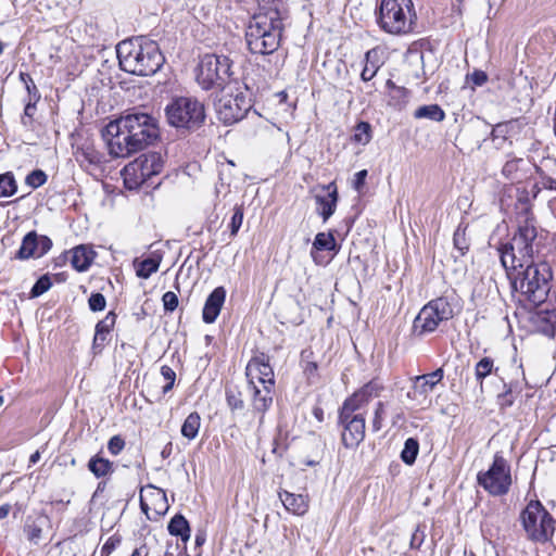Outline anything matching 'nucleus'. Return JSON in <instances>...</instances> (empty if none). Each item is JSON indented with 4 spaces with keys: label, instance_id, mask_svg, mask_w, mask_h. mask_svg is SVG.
<instances>
[{
    "label": "nucleus",
    "instance_id": "1",
    "mask_svg": "<svg viewBox=\"0 0 556 556\" xmlns=\"http://www.w3.org/2000/svg\"><path fill=\"white\" fill-rule=\"evenodd\" d=\"M543 243L533 218L519 222L513 238L498 249L500 258L511 287L533 305L545 301L553 273L549 264L540 260Z\"/></svg>",
    "mask_w": 556,
    "mask_h": 556
},
{
    "label": "nucleus",
    "instance_id": "2",
    "mask_svg": "<svg viewBox=\"0 0 556 556\" xmlns=\"http://www.w3.org/2000/svg\"><path fill=\"white\" fill-rule=\"evenodd\" d=\"M109 152L114 157H126L153 143L159 137L156 119L134 110L106 126Z\"/></svg>",
    "mask_w": 556,
    "mask_h": 556
},
{
    "label": "nucleus",
    "instance_id": "3",
    "mask_svg": "<svg viewBox=\"0 0 556 556\" xmlns=\"http://www.w3.org/2000/svg\"><path fill=\"white\" fill-rule=\"evenodd\" d=\"M279 0H268L261 4L245 28L248 49L253 54H271L280 46L283 23Z\"/></svg>",
    "mask_w": 556,
    "mask_h": 556
},
{
    "label": "nucleus",
    "instance_id": "4",
    "mask_svg": "<svg viewBox=\"0 0 556 556\" xmlns=\"http://www.w3.org/2000/svg\"><path fill=\"white\" fill-rule=\"evenodd\" d=\"M116 53L121 68L137 76L154 75L165 62L159 45L146 37L121 41L116 46Z\"/></svg>",
    "mask_w": 556,
    "mask_h": 556
},
{
    "label": "nucleus",
    "instance_id": "5",
    "mask_svg": "<svg viewBox=\"0 0 556 556\" xmlns=\"http://www.w3.org/2000/svg\"><path fill=\"white\" fill-rule=\"evenodd\" d=\"M417 15L412 0H381L376 21L390 35H406L414 30Z\"/></svg>",
    "mask_w": 556,
    "mask_h": 556
},
{
    "label": "nucleus",
    "instance_id": "6",
    "mask_svg": "<svg viewBox=\"0 0 556 556\" xmlns=\"http://www.w3.org/2000/svg\"><path fill=\"white\" fill-rule=\"evenodd\" d=\"M167 123L187 130L200 128L205 121L204 104L194 97H176L164 109Z\"/></svg>",
    "mask_w": 556,
    "mask_h": 556
},
{
    "label": "nucleus",
    "instance_id": "7",
    "mask_svg": "<svg viewBox=\"0 0 556 556\" xmlns=\"http://www.w3.org/2000/svg\"><path fill=\"white\" fill-rule=\"evenodd\" d=\"M232 74V61L229 56L206 53L200 59L197 70V81L203 90L224 88Z\"/></svg>",
    "mask_w": 556,
    "mask_h": 556
},
{
    "label": "nucleus",
    "instance_id": "8",
    "mask_svg": "<svg viewBox=\"0 0 556 556\" xmlns=\"http://www.w3.org/2000/svg\"><path fill=\"white\" fill-rule=\"evenodd\" d=\"M528 539L545 543L554 534V519L539 501H531L520 516Z\"/></svg>",
    "mask_w": 556,
    "mask_h": 556
},
{
    "label": "nucleus",
    "instance_id": "9",
    "mask_svg": "<svg viewBox=\"0 0 556 556\" xmlns=\"http://www.w3.org/2000/svg\"><path fill=\"white\" fill-rule=\"evenodd\" d=\"M163 166L164 161L160 153L149 152L141 154L123 168L122 176L125 187L129 190L138 189L151 177L159 175Z\"/></svg>",
    "mask_w": 556,
    "mask_h": 556
},
{
    "label": "nucleus",
    "instance_id": "10",
    "mask_svg": "<svg viewBox=\"0 0 556 556\" xmlns=\"http://www.w3.org/2000/svg\"><path fill=\"white\" fill-rule=\"evenodd\" d=\"M454 311L446 298H437L427 303L414 319L413 330L418 337L431 333L443 321L452 319Z\"/></svg>",
    "mask_w": 556,
    "mask_h": 556
},
{
    "label": "nucleus",
    "instance_id": "11",
    "mask_svg": "<svg viewBox=\"0 0 556 556\" xmlns=\"http://www.w3.org/2000/svg\"><path fill=\"white\" fill-rule=\"evenodd\" d=\"M477 481L492 496L507 494L513 482L508 462L501 453H496L490 468L478 473Z\"/></svg>",
    "mask_w": 556,
    "mask_h": 556
},
{
    "label": "nucleus",
    "instance_id": "12",
    "mask_svg": "<svg viewBox=\"0 0 556 556\" xmlns=\"http://www.w3.org/2000/svg\"><path fill=\"white\" fill-rule=\"evenodd\" d=\"M218 119L226 125L241 121L252 108L251 99L242 91L223 94L215 104Z\"/></svg>",
    "mask_w": 556,
    "mask_h": 556
},
{
    "label": "nucleus",
    "instance_id": "13",
    "mask_svg": "<svg viewBox=\"0 0 556 556\" xmlns=\"http://www.w3.org/2000/svg\"><path fill=\"white\" fill-rule=\"evenodd\" d=\"M340 424L343 427L342 431V443L348 448H354L359 445V443L365 438V415L364 414H353L349 417L344 416V414L339 415Z\"/></svg>",
    "mask_w": 556,
    "mask_h": 556
},
{
    "label": "nucleus",
    "instance_id": "14",
    "mask_svg": "<svg viewBox=\"0 0 556 556\" xmlns=\"http://www.w3.org/2000/svg\"><path fill=\"white\" fill-rule=\"evenodd\" d=\"M51 248L52 241L49 237L38 235L36 231H29L22 240V244L16 252V258H39L47 254Z\"/></svg>",
    "mask_w": 556,
    "mask_h": 556
},
{
    "label": "nucleus",
    "instance_id": "15",
    "mask_svg": "<svg viewBox=\"0 0 556 556\" xmlns=\"http://www.w3.org/2000/svg\"><path fill=\"white\" fill-rule=\"evenodd\" d=\"M245 376L249 383L275 386L274 370L264 354L253 357L248 363Z\"/></svg>",
    "mask_w": 556,
    "mask_h": 556
},
{
    "label": "nucleus",
    "instance_id": "16",
    "mask_svg": "<svg viewBox=\"0 0 556 556\" xmlns=\"http://www.w3.org/2000/svg\"><path fill=\"white\" fill-rule=\"evenodd\" d=\"M324 193H316L314 195L316 202V211L321 216L324 222H327L336 212L339 194L334 181L320 187Z\"/></svg>",
    "mask_w": 556,
    "mask_h": 556
},
{
    "label": "nucleus",
    "instance_id": "17",
    "mask_svg": "<svg viewBox=\"0 0 556 556\" xmlns=\"http://www.w3.org/2000/svg\"><path fill=\"white\" fill-rule=\"evenodd\" d=\"M146 489L150 490V492L147 495L140 494L141 510L149 519H151L149 516L150 509H153L156 516L165 515L169 507L165 491L152 484H149ZM142 491L143 489H141Z\"/></svg>",
    "mask_w": 556,
    "mask_h": 556
},
{
    "label": "nucleus",
    "instance_id": "18",
    "mask_svg": "<svg viewBox=\"0 0 556 556\" xmlns=\"http://www.w3.org/2000/svg\"><path fill=\"white\" fill-rule=\"evenodd\" d=\"M74 156L79 165L87 169H99L106 162L104 154L88 140L76 147Z\"/></svg>",
    "mask_w": 556,
    "mask_h": 556
},
{
    "label": "nucleus",
    "instance_id": "19",
    "mask_svg": "<svg viewBox=\"0 0 556 556\" xmlns=\"http://www.w3.org/2000/svg\"><path fill=\"white\" fill-rule=\"evenodd\" d=\"M515 374L516 377L509 382L504 381V392L497 395V403L501 408L510 407L522 390L521 384L526 381V377L521 365L515 368Z\"/></svg>",
    "mask_w": 556,
    "mask_h": 556
},
{
    "label": "nucleus",
    "instance_id": "20",
    "mask_svg": "<svg viewBox=\"0 0 556 556\" xmlns=\"http://www.w3.org/2000/svg\"><path fill=\"white\" fill-rule=\"evenodd\" d=\"M249 388L252 407L263 416L273 404L274 386L249 383Z\"/></svg>",
    "mask_w": 556,
    "mask_h": 556
},
{
    "label": "nucleus",
    "instance_id": "21",
    "mask_svg": "<svg viewBox=\"0 0 556 556\" xmlns=\"http://www.w3.org/2000/svg\"><path fill=\"white\" fill-rule=\"evenodd\" d=\"M225 300L226 290L224 287H217L210 293L202 312V318L205 324H213L217 319Z\"/></svg>",
    "mask_w": 556,
    "mask_h": 556
},
{
    "label": "nucleus",
    "instance_id": "22",
    "mask_svg": "<svg viewBox=\"0 0 556 556\" xmlns=\"http://www.w3.org/2000/svg\"><path fill=\"white\" fill-rule=\"evenodd\" d=\"M116 315L110 312L102 320L96 325V333L92 341V351L100 353L106 342V338L115 325Z\"/></svg>",
    "mask_w": 556,
    "mask_h": 556
},
{
    "label": "nucleus",
    "instance_id": "23",
    "mask_svg": "<svg viewBox=\"0 0 556 556\" xmlns=\"http://www.w3.org/2000/svg\"><path fill=\"white\" fill-rule=\"evenodd\" d=\"M279 498L285 508L294 515L303 516L308 510V498L306 495L282 491L279 492Z\"/></svg>",
    "mask_w": 556,
    "mask_h": 556
},
{
    "label": "nucleus",
    "instance_id": "24",
    "mask_svg": "<svg viewBox=\"0 0 556 556\" xmlns=\"http://www.w3.org/2000/svg\"><path fill=\"white\" fill-rule=\"evenodd\" d=\"M443 377L444 372L442 368H438L430 374L416 376L414 378V390L426 396L443 379Z\"/></svg>",
    "mask_w": 556,
    "mask_h": 556
},
{
    "label": "nucleus",
    "instance_id": "25",
    "mask_svg": "<svg viewBox=\"0 0 556 556\" xmlns=\"http://www.w3.org/2000/svg\"><path fill=\"white\" fill-rule=\"evenodd\" d=\"M333 251L337 252V242L331 232H318L314 239L311 256L316 264H319L317 252Z\"/></svg>",
    "mask_w": 556,
    "mask_h": 556
},
{
    "label": "nucleus",
    "instance_id": "26",
    "mask_svg": "<svg viewBox=\"0 0 556 556\" xmlns=\"http://www.w3.org/2000/svg\"><path fill=\"white\" fill-rule=\"evenodd\" d=\"M93 260V252L84 245L73 249L72 266L78 271H85L89 268Z\"/></svg>",
    "mask_w": 556,
    "mask_h": 556
},
{
    "label": "nucleus",
    "instance_id": "27",
    "mask_svg": "<svg viewBox=\"0 0 556 556\" xmlns=\"http://www.w3.org/2000/svg\"><path fill=\"white\" fill-rule=\"evenodd\" d=\"M167 529L172 535L180 536L182 541H188L190 538L189 523L187 519L180 514L175 515L170 519Z\"/></svg>",
    "mask_w": 556,
    "mask_h": 556
},
{
    "label": "nucleus",
    "instance_id": "28",
    "mask_svg": "<svg viewBox=\"0 0 556 556\" xmlns=\"http://www.w3.org/2000/svg\"><path fill=\"white\" fill-rule=\"evenodd\" d=\"M498 367L494 366V361L489 356H484L475 366L476 380L482 387L483 380L491 374L498 376Z\"/></svg>",
    "mask_w": 556,
    "mask_h": 556
},
{
    "label": "nucleus",
    "instance_id": "29",
    "mask_svg": "<svg viewBox=\"0 0 556 556\" xmlns=\"http://www.w3.org/2000/svg\"><path fill=\"white\" fill-rule=\"evenodd\" d=\"M88 469L97 477L102 478L113 472V463L98 455L88 462Z\"/></svg>",
    "mask_w": 556,
    "mask_h": 556
},
{
    "label": "nucleus",
    "instance_id": "30",
    "mask_svg": "<svg viewBox=\"0 0 556 556\" xmlns=\"http://www.w3.org/2000/svg\"><path fill=\"white\" fill-rule=\"evenodd\" d=\"M415 118H428L434 122H442L445 118V113L438 104H429L419 106L415 113Z\"/></svg>",
    "mask_w": 556,
    "mask_h": 556
},
{
    "label": "nucleus",
    "instance_id": "31",
    "mask_svg": "<svg viewBox=\"0 0 556 556\" xmlns=\"http://www.w3.org/2000/svg\"><path fill=\"white\" fill-rule=\"evenodd\" d=\"M368 404L367 401H365L363 397H362V394H359L357 391L355 393H353L350 397H348L341 409H340V413L341 414H344V416L349 417V414L350 415H353V414H363L362 412H359L364 406H366Z\"/></svg>",
    "mask_w": 556,
    "mask_h": 556
},
{
    "label": "nucleus",
    "instance_id": "32",
    "mask_svg": "<svg viewBox=\"0 0 556 556\" xmlns=\"http://www.w3.org/2000/svg\"><path fill=\"white\" fill-rule=\"evenodd\" d=\"M201 426V417L199 413L192 412L187 416L182 426H181V434L188 440H193L199 433V429Z\"/></svg>",
    "mask_w": 556,
    "mask_h": 556
},
{
    "label": "nucleus",
    "instance_id": "33",
    "mask_svg": "<svg viewBox=\"0 0 556 556\" xmlns=\"http://www.w3.org/2000/svg\"><path fill=\"white\" fill-rule=\"evenodd\" d=\"M161 258L148 257L143 261H135L136 274L138 277L148 279L152 274L156 273L160 267Z\"/></svg>",
    "mask_w": 556,
    "mask_h": 556
},
{
    "label": "nucleus",
    "instance_id": "34",
    "mask_svg": "<svg viewBox=\"0 0 556 556\" xmlns=\"http://www.w3.org/2000/svg\"><path fill=\"white\" fill-rule=\"evenodd\" d=\"M377 55H378V51L376 49H371L366 52V54H365L366 64L361 74V77L364 81L371 80L375 77V75L377 74V72L379 70V65L375 61Z\"/></svg>",
    "mask_w": 556,
    "mask_h": 556
},
{
    "label": "nucleus",
    "instance_id": "35",
    "mask_svg": "<svg viewBox=\"0 0 556 556\" xmlns=\"http://www.w3.org/2000/svg\"><path fill=\"white\" fill-rule=\"evenodd\" d=\"M226 402L231 412L243 409L244 401L238 387L229 386L226 388Z\"/></svg>",
    "mask_w": 556,
    "mask_h": 556
},
{
    "label": "nucleus",
    "instance_id": "36",
    "mask_svg": "<svg viewBox=\"0 0 556 556\" xmlns=\"http://www.w3.org/2000/svg\"><path fill=\"white\" fill-rule=\"evenodd\" d=\"M419 452V443L414 438H408L404 443V448L401 452V459L406 465H413Z\"/></svg>",
    "mask_w": 556,
    "mask_h": 556
},
{
    "label": "nucleus",
    "instance_id": "37",
    "mask_svg": "<svg viewBox=\"0 0 556 556\" xmlns=\"http://www.w3.org/2000/svg\"><path fill=\"white\" fill-rule=\"evenodd\" d=\"M353 141L359 144H367L371 140V126L367 122H359L354 127Z\"/></svg>",
    "mask_w": 556,
    "mask_h": 556
},
{
    "label": "nucleus",
    "instance_id": "38",
    "mask_svg": "<svg viewBox=\"0 0 556 556\" xmlns=\"http://www.w3.org/2000/svg\"><path fill=\"white\" fill-rule=\"evenodd\" d=\"M17 190L16 181L11 173L0 175V198L11 197Z\"/></svg>",
    "mask_w": 556,
    "mask_h": 556
},
{
    "label": "nucleus",
    "instance_id": "39",
    "mask_svg": "<svg viewBox=\"0 0 556 556\" xmlns=\"http://www.w3.org/2000/svg\"><path fill=\"white\" fill-rule=\"evenodd\" d=\"M383 390V386L378 380H371L361 388L357 392L369 403L374 397H378Z\"/></svg>",
    "mask_w": 556,
    "mask_h": 556
},
{
    "label": "nucleus",
    "instance_id": "40",
    "mask_svg": "<svg viewBox=\"0 0 556 556\" xmlns=\"http://www.w3.org/2000/svg\"><path fill=\"white\" fill-rule=\"evenodd\" d=\"M20 80L25 85V88L28 93V99L39 101L41 96L30 75L28 73L21 72Z\"/></svg>",
    "mask_w": 556,
    "mask_h": 556
},
{
    "label": "nucleus",
    "instance_id": "41",
    "mask_svg": "<svg viewBox=\"0 0 556 556\" xmlns=\"http://www.w3.org/2000/svg\"><path fill=\"white\" fill-rule=\"evenodd\" d=\"M52 286L51 279L48 275L41 276L33 286L30 290V298H38L47 292Z\"/></svg>",
    "mask_w": 556,
    "mask_h": 556
},
{
    "label": "nucleus",
    "instance_id": "42",
    "mask_svg": "<svg viewBox=\"0 0 556 556\" xmlns=\"http://www.w3.org/2000/svg\"><path fill=\"white\" fill-rule=\"evenodd\" d=\"M454 247L459 251L460 255H465L469 249V242L466 238L465 229L458 227L453 237Z\"/></svg>",
    "mask_w": 556,
    "mask_h": 556
},
{
    "label": "nucleus",
    "instance_id": "43",
    "mask_svg": "<svg viewBox=\"0 0 556 556\" xmlns=\"http://www.w3.org/2000/svg\"><path fill=\"white\" fill-rule=\"evenodd\" d=\"M243 222V208L242 206H235L233 214L230 220V236L236 237Z\"/></svg>",
    "mask_w": 556,
    "mask_h": 556
},
{
    "label": "nucleus",
    "instance_id": "44",
    "mask_svg": "<svg viewBox=\"0 0 556 556\" xmlns=\"http://www.w3.org/2000/svg\"><path fill=\"white\" fill-rule=\"evenodd\" d=\"M312 355L311 351H303L302 356V363H303V371L307 376V378L311 380L312 378L316 377L318 366L315 362L307 361V358Z\"/></svg>",
    "mask_w": 556,
    "mask_h": 556
},
{
    "label": "nucleus",
    "instance_id": "45",
    "mask_svg": "<svg viewBox=\"0 0 556 556\" xmlns=\"http://www.w3.org/2000/svg\"><path fill=\"white\" fill-rule=\"evenodd\" d=\"M47 181V175L41 169H35L26 177V184L36 189L41 187Z\"/></svg>",
    "mask_w": 556,
    "mask_h": 556
},
{
    "label": "nucleus",
    "instance_id": "46",
    "mask_svg": "<svg viewBox=\"0 0 556 556\" xmlns=\"http://www.w3.org/2000/svg\"><path fill=\"white\" fill-rule=\"evenodd\" d=\"M25 533L29 542L33 544H39L41 538H42V529L37 523H28L25 526Z\"/></svg>",
    "mask_w": 556,
    "mask_h": 556
},
{
    "label": "nucleus",
    "instance_id": "47",
    "mask_svg": "<svg viewBox=\"0 0 556 556\" xmlns=\"http://www.w3.org/2000/svg\"><path fill=\"white\" fill-rule=\"evenodd\" d=\"M38 101H34L31 99H28V101L26 102L25 104V108H24V114L21 118V123L25 126V127H29L33 123V118H34V115L36 113V104H37Z\"/></svg>",
    "mask_w": 556,
    "mask_h": 556
},
{
    "label": "nucleus",
    "instance_id": "48",
    "mask_svg": "<svg viewBox=\"0 0 556 556\" xmlns=\"http://www.w3.org/2000/svg\"><path fill=\"white\" fill-rule=\"evenodd\" d=\"M492 140L495 143L497 149L502 148L503 144L507 141L506 138V127L505 125L498 124L491 131Z\"/></svg>",
    "mask_w": 556,
    "mask_h": 556
},
{
    "label": "nucleus",
    "instance_id": "49",
    "mask_svg": "<svg viewBox=\"0 0 556 556\" xmlns=\"http://www.w3.org/2000/svg\"><path fill=\"white\" fill-rule=\"evenodd\" d=\"M89 308L92 312H101L105 308L106 301L102 293H92L88 300Z\"/></svg>",
    "mask_w": 556,
    "mask_h": 556
},
{
    "label": "nucleus",
    "instance_id": "50",
    "mask_svg": "<svg viewBox=\"0 0 556 556\" xmlns=\"http://www.w3.org/2000/svg\"><path fill=\"white\" fill-rule=\"evenodd\" d=\"M164 309L167 312H174L178 306V296L173 291H167L162 296Z\"/></svg>",
    "mask_w": 556,
    "mask_h": 556
},
{
    "label": "nucleus",
    "instance_id": "51",
    "mask_svg": "<svg viewBox=\"0 0 556 556\" xmlns=\"http://www.w3.org/2000/svg\"><path fill=\"white\" fill-rule=\"evenodd\" d=\"M384 418V404L382 402H378L375 409V416L372 420V430L375 432L379 431L382 428V421Z\"/></svg>",
    "mask_w": 556,
    "mask_h": 556
},
{
    "label": "nucleus",
    "instance_id": "52",
    "mask_svg": "<svg viewBox=\"0 0 556 556\" xmlns=\"http://www.w3.org/2000/svg\"><path fill=\"white\" fill-rule=\"evenodd\" d=\"M125 447V441L121 435H114L108 443V450L112 455H118Z\"/></svg>",
    "mask_w": 556,
    "mask_h": 556
},
{
    "label": "nucleus",
    "instance_id": "53",
    "mask_svg": "<svg viewBox=\"0 0 556 556\" xmlns=\"http://www.w3.org/2000/svg\"><path fill=\"white\" fill-rule=\"evenodd\" d=\"M522 162V159H513L510 161H507L505 165L503 166L502 173L507 178H515V173L518 169V164Z\"/></svg>",
    "mask_w": 556,
    "mask_h": 556
},
{
    "label": "nucleus",
    "instance_id": "54",
    "mask_svg": "<svg viewBox=\"0 0 556 556\" xmlns=\"http://www.w3.org/2000/svg\"><path fill=\"white\" fill-rule=\"evenodd\" d=\"M121 540L115 536L109 538V540L103 544L100 551V556H110L113 551L119 545Z\"/></svg>",
    "mask_w": 556,
    "mask_h": 556
},
{
    "label": "nucleus",
    "instance_id": "55",
    "mask_svg": "<svg viewBox=\"0 0 556 556\" xmlns=\"http://www.w3.org/2000/svg\"><path fill=\"white\" fill-rule=\"evenodd\" d=\"M468 79L475 86H482L488 81V75L483 71L476 70L471 75L468 76Z\"/></svg>",
    "mask_w": 556,
    "mask_h": 556
},
{
    "label": "nucleus",
    "instance_id": "56",
    "mask_svg": "<svg viewBox=\"0 0 556 556\" xmlns=\"http://www.w3.org/2000/svg\"><path fill=\"white\" fill-rule=\"evenodd\" d=\"M367 170L366 169H362L359 172H357L354 176V180H353V188L356 190V191H361L365 185V180H366V177H367Z\"/></svg>",
    "mask_w": 556,
    "mask_h": 556
},
{
    "label": "nucleus",
    "instance_id": "57",
    "mask_svg": "<svg viewBox=\"0 0 556 556\" xmlns=\"http://www.w3.org/2000/svg\"><path fill=\"white\" fill-rule=\"evenodd\" d=\"M161 374L167 382L175 383L176 374L169 366H162Z\"/></svg>",
    "mask_w": 556,
    "mask_h": 556
},
{
    "label": "nucleus",
    "instance_id": "58",
    "mask_svg": "<svg viewBox=\"0 0 556 556\" xmlns=\"http://www.w3.org/2000/svg\"><path fill=\"white\" fill-rule=\"evenodd\" d=\"M149 555V551H148V547L147 545H141L140 547L136 548L131 556H148Z\"/></svg>",
    "mask_w": 556,
    "mask_h": 556
},
{
    "label": "nucleus",
    "instance_id": "59",
    "mask_svg": "<svg viewBox=\"0 0 556 556\" xmlns=\"http://www.w3.org/2000/svg\"><path fill=\"white\" fill-rule=\"evenodd\" d=\"M11 510L10 504H3L0 506V520L8 517L9 513Z\"/></svg>",
    "mask_w": 556,
    "mask_h": 556
},
{
    "label": "nucleus",
    "instance_id": "60",
    "mask_svg": "<svg viewBox=\"0 0 556 556\" xmlns=\"http://www.w3.org/2000/svg\"><path fill=\"white\" fill-rule=\"evenodd\" d=\"M40 459V453L39 451H36L35 453H33L29 457V463L30 464H36L38 460Z\"/></svg>",
    "mask_w": 556,
    "mask_h": 556
},
{
    "label": "nucleus",
    "instance_id": "61",
    "mask_svg": "<svg viewBox=\"0 0 556 556\" xmlns=\"http://www.w3.org/2000/svg\"><path fill=\"white\" fill-rule=\"evenodd\" d=\"M174 387V383L166 382V384L163 387V394H166L168 391H170Z\"/></svg>",
    "mask_w": 556,
    "mask_h": 556
},
{
    "label": "nucleus",
    "instance_id": "62",
    "mask_svg": "<svg viewBox=\"0 0 556 556\" xmlns=\"http://www.w3.org/2000/svg\"><path fill=\"white\" fill-rule=\"evenodd\" d=\"M396 90H397L401 94H403L404 97H406V94H407V90H406L405 88H396Z\"/></svg>",
    "mask_w": 556,
    "mask_h": 556
},
{
    "label": "nucleus",
    "instance_id": "63",
    "mask_svg": "<svg viewBox=\"0 0 556 556\" xmlns=\"http://www.w3.org/2000/svg\"><path fill=\"white\" fill-rule=\"evenodd\" d=\"M415 542H417L416 533L413 535L412 541H410V545H412V547H416ZM418 546H419V545H417V547H418Z\"/></svg>",
    "mask_w": 556,
    "mask_h": 556
},
{
    "label": "nucleus",
    "instance_id": "64",
    "mask_svg": "<svg viewBox=\"0 0 556 556\" xmlns=\"http://www.w3.org/2000/svg\"><path fill=\"white\" fill-rule=\"evenodd\" d=\"M167 455H168V452H167V450H166V448H164V450L162 451V456H163V457H166Z\"/></svg>",
    "mask_w": 556,
    "mask_h": 556
}]
</instances>
